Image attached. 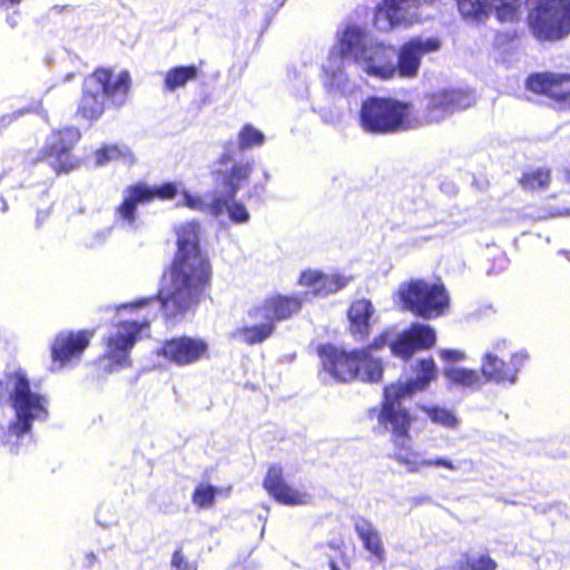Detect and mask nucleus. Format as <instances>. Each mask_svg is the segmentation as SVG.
Wrapping results in <instances>:
<instances>
[{
    "mask_svg": "<svg viewBox=\"0 0 570 570\" xmlns=\"http://www.w3.org/2000/svg\"><path fill=\"white\" fill-rule=\"evenodd\" d=\"M499 356L495 351L484 353L481 361V377L483 383L489 381H497L499 366Z\"/></svg>",
    "mask_w": 570,
    "mask_h": 570,
    "instance_id": "58836bf2",
    "label": "nucleus"
},
{
    "mask_svg": "<svg viewBox=\"0 0 570 570\" xmlns=\"http://www.w3.org/2000/svg\"><path fill=\"white\" fill-rule=\"evenodd\" d=\"M328 566L331 570H343L340 563L333 559L330 560Z\"/></svg>",
    "mask_w": 570,
    "mask_h": 570,
    "instance_id": "de8ad7c7",
    "label": "nucleus"
},
{
    "mask_svg": "<svg viewBox=\"0 0 570 570\" xmlns=\"http://www.w3.org/2000/svg\"><path fill=\"white\" fill-rule=\"evenodd\" d=\"M351 277L341 274H325L320 271L308 269L302 273L299 284L308 287L315 295L327 296L344 288Z\"/></svg>",
    "mask_w": 570,
    "mask_h": 570,
    "instance_id": "a878e982",
    "label": "nucleus"
},
{
    "mask_svg": "<svg viewBox=\"0 0 570 570\" xmlns=\"http://www.w3.org/2000/svg\"><path fill=\"white\" fill-rule=\"evenodd\" d=\"M19 2H20V0H0L1 6H13Z\"/></svg>",
    "mask_w": 570,
    "mask_h": 570,
    "instance_id": "09e8293b",
    "label": "nucleus"
},
{
    "mask_svg": "<svg viewBox=\"0 0 570 570\" xmlns=\"http://www.w3.org/2000/svg\"><path fill=\"white\" fill-rule=\"evenodd\" d=\"M0 406L12 412L11 417L0 421V444L10 452H18L33 423L49 415L47 397L31 387L27 372L20 367L1 376Z\"/></svg>",
    "mask_w": 570,
    "mask_h": 570,
    "instance_id": "7ed1b4c3",
    "label": "nucleus"
},
{
    "mask_svg": "<svg viewBox=\"0 0 570 570\" xmlns=\"http://www.w3.org/2000/svg\"><path fill=\"white\" fill-rule=\"evenodd\" d=\"M302 302L296 296L274 295L267 297L262 305L253 307L248 316L254 321H268L272 324L284 321L297 313Z\"/></svg>",
    "mask_w": 570,
    "mask_h": 570,
    "instance_id": "5701e85b",
    "label": "nucleus"
},
{
    "mask_svg": "<svg viewBox=\"0 0 570 570\" xmlns=\"http://www.w3.org/2000/svg\"><path fill=\"white\" fill-rule=\"evenodd\" d=\"M96 164L104 166L111 160H120L125 164L131 165L135 163V157L129 147L125 145H110L105 146L96 151Z\"/></svg>",
    "mask_w": 570,
    "mask_h": 570,
    "instance_id": "f704fd0d",
    "label": "nucleus"
},
{
    "mask_svg": "<svg viewBox=\"0 0 570 570\" xmlns=\"http://www.w3.org/2000/svg\"><path fill=\"white\" fill-rule=\"evenodd\" d=\"M177 194L174 183H166L159 187H148L144 184L131 185L124 191V200L116 208V218L121 226L130 230L137 228V206L146 204L155 197L171 199Z\"/></svg>",
    "mask_w": 570,
    "mask_h": 570,
    "instance_id": "9b49d317",
    "label": "nucleus"
},
{
    "mask_svg": "<svg viewBox=\"0 0 570 570\" xmlns=\"http://www.w3.org/2000/svg\"><path fill=\"white\" fill-rule=\"evenodd\" d=\"M130 88L128 71L117 76L108 69H98L83 81V94L78 106V112L88 120L98 119L105 110V99L115 106H122Z\"/></svg>",
    "mask_w": 570,
    "mask_h": 570,
    "instance_id": "39448f33",
    "label": "nucleus"
},
{
    "mask_svg": "<svg viewBox=\"0 0 570 570\" xmlns=\"http://www.w3.org/2000/svg\"><path fill=\"white\" fill-rule=\"evenodd\" d=\"M385 344V337L381 336L380 338H377L374 344H373V347H381Z\"/></svg>",
    "mask_w": 570,
    "mask_h": 570,
    "instance_id": "8fccbe9b",
    "label": "nucleus"
},
{
    "mask_svg": "<svg viewBox=\"0 0 570 570\" xmlns=\"http://www.w3.org/2000/svg\"><path fill=\"white\" fill-rule=\"evenodd\" d=\"M442 42L436 37H414L396 49L394 77L414 79L417 77L422 59L425 55L436 52Z\"/></svg>",
    "mask_w": 570,
    "mask_h": 570,
    "instance_id": "ddd939ff",
    "label": "nucleus"
},
{
    "mask_svg": "<svg viewBox=\"0 0 570 570\" xmlns=\"http://www.w3.org/2000/svg\"><path fill=\"white\" fill-rule=\"evenodd\" d=\"M468 566L470 570H495L497 567L495 562L484 554L469 559Z\"/></svg>",
    "mask_w": 570,
    "mask_h": 570,
    "instance_id": "ea45409f",
    "label": "nucleus"
},
{
    "mask_svg": "<svg viewBox=\"0 0 570 570\" xmlns=\"http://www.w3.org/2000/svg\"><path fill=\"white\" fill-rule=\"evenodd\" d=\"M444 376L452 384L463 387L474 389L483 384L482 377L478 372L470 368L449 366L444 368Z\"/></svg>",
    "mask_w": 570,
    "mask_h": 570,
    "instance_id": "473e14b6",
    "label": "nucleus"
},
{
    "mask_svg": "<svg viewBox=\"0 0 570 570\" xmlns=\"http://www.w3.org/2000/svg\"><path fill=\"white\" fill-rule=\"evenodd\" d=\"M435 340V331L430 325L413 323L391 343L390 347L394 355L409 358L417 350L432 347Z\"/></svg>",
    "mask_w": 570,
    "mask_h": 570,
    "instance_id": "412c9836",
    "label": "nucleus"
},
{
    "mask_svg": "<svg viewBox=\"0 0 570 570\" xmlns=\"http://www.w3.org/2000/svg\"><path fill=\"white\" fill-rule=\"evenodd\" d=\"M376 40L366 27L354 22H346L342 23L337 29V43L330 51H340L344 58L350 56L357 65L360 56H365L370 46Z\"/></svg>",
    "mask_w": 570,
    "mask_h": 570,
    "instance_id": "f3484780",
    "label": "nucleus"
},
{
    "mask_svg": "<svg viewBox=\"0 0 570 570\" xmlns=\"http://www.w3.org/2000/svg\"><path fill=\"white\" fill-rule=\"evenodd\" d=\"M397 295L404 309L425 320L443 315L449 307V295L442 284L415 279L400 285Z\"/></svg>",
    "mask_w": 570,
    "mask_h": 570,
    "instance_id": "6e6552de",
    "label": "nucleus"
},
{
    "mask_svg": "<svg viewBox=\"0 0 570 570\" xmlns=\"http://www.w3.org/2000/svg\"><path fill=\"white\" fill-rule=\"evenodd\" d=\"M475 101L472 91L461 88H443L424 96V121L440 122L454 112L471 107Z\"/></svg>",
    "mask_w": 570,
    "mask_h": 570,
    "instance_id": "f8f14e48",
    "label": "nucleus"
},
{
    "mask_svg": "<svg viewBox=\"0 0 570 570\" xmlns=\"http://www.w3.org/2000/svg\"><path fill=\"white\" fill-rule=\"evenodd\" d=\"M374 313L372 303L367 299L355 301L348 311L351 331L354 336L363 338L368 333L370 318Z\"/></svg>",
    "mask_w": 570,
    "mask_h": 570,
    "instance_id": "c756f323",
    "label": "nucleus"
},
{
    "mask_svg": "<svg viewBox=\"0 0 570 570\" xmlns=\"http://www.w3.org/2000/svg\"><path fill=\"white\" fill-rule=\"evenodd\" d=\"M410 104L391 98L371 97L360 110L362 128L371 134H392L410 128Z\"/></svg>",
    "mask_w": 570,
    "mask_h": 570,
    "instance_id": "0eeeda50",
    "label": "nucleus"
},
{
    "mask_svg": "<svg viewBox=\"0 0 570 570\" xmlns=\"http://www.w3.org/2000/svg\"><path fill=\"white\" fill-rule=\"evenodd\" d=\"M7 22L11 28H14L17 26V19L13 16H10L7 18Z\"/></svg>",
    "mask_w": 570,
    "mask_h": 570,
    "instance_id": "3c124183",
    "label": "nucleus"
},
{
    "mask_svg": "<svg viewBox=\"0 0 570 570\" xmlns=\"http://www.w3.org/2000/svg\"><path fill=\"white\" fill-rule=\"evenodd\" d=\"M440 354L444 361L449 362L463 361L465 358L464 352L458 350H442Z\"/></svg>",
    "mask_w": 570,
    "mask_h": 570,
    "instance_id": "c03bdc74",
    "label": "nucleus"
},
{
    "mask_svg": "<svg viewBox=\"0 0 570 570\" xmlns=\"http://www.w3.org/2000/svg\"><path fill=\"white\" fill-rule=\"evenodd\" d=\"M261 323L252 326H245L234 332L233 336L246 344L254 345L266 341L272 336L275 325L268 321H259Z\"/></svg>",
    "mask_w": 570,
    "mask_h": 570,
    "instance_id": "7c9ffc66",
    "label": "nucleus"
},
{
    "mask_svg": "<svg viewBox=\"0 0 570 570\" xmlns=\"http://www.w3.org/2000/svg\"><path fill=\"white\" fill-rule=\"evenodd\" d=\"M528 355L525 353H514L505 361H501V383H513L518 373L524 366Z\"/></svg>",
    "mask_w": 570,
    "mask_h": 570,
    "instance_id": "c9c22d12",
    "label": "nucleus"
},
{
    "mask_svg": "<svg viewBox=\"0 0 570 570\" xmlns=\"http://www.w3.org/2000/svg\"><path fill=\"white\" fill-rule=\"evenodd\" d=\"M111 227H102L96 232H94L87 239V246L97 247L102 245L111 235Z\"/></svg>",
    "mask_w": 570,
    "mask_h": 570,
    "instance_id": "a19ab883",
    "label": "nucleus"
},
{
    "mask_svg": "<svg viewBox=\"0 0 570 570\" xmlns=\"http://www.w3.org/2000/svg\"><path fill=\"white\" fill-rule=\"evenodd\" d=\"M435 377V364L432 358L417 363L416 377L404 383L391 384L384 389V403L380 413V423L394 436V460L410 473H417L424 468L438 466L449 471L462 469L468 461L454 462L446 458L424 459L410 444L409 429L411 419L401 401L417 391H423Z\"/></svg>",
    "mask_w": 570,
    "mask_h": 570,
    "instance_id": "f03ea898",
    "label": "nucleus"
},
{
    "mask_svg": "<svg viewBox=\"0 0 570 570\" xmlns=\"http://www.w3.org/2000/svg\"><path fill=\"white\" fill-rule=\"evenodd\" d=\"M171 566L176 570H196L193 564H190L184 554L181 553V550H176L171 557Z\"/></svg>",
    "mask_w": 570,
    "mask_h": 570,
    "instance_id": "79ce46f5",
    "label": "nucleus"
},
{
    "mask_svg": "<svg viewBox=\"0 0 570 570\" xmlns=\"http://www.w3.org/2000/svg\"><path fill=\"white\" fill-rule=\"evenodd\" d=\"M322 81L324 87L332 94L347 95L355 88V81L346 70L345 58L340 51H328L322 65Z\"/></svg>",
    "mask_w": 570,
    "mask_h": 570,
    "instance_id": "4be33fe9",
    "label": "nucleus"
},
{
    "mask_svg": "<svg viewBox=\"0 0 570 570\" xmlns=\"http://www.w3.org/2000/svg\"><path fill=\"white\" fill-rule=\"evenodd\" d=\"M148 327V321H120L115 324L105 337L104 361L111 362L115 366H130V351L138 340L141 338V332Z\"/></svg>",
    "mask_w": 570,
    "mask_h": 570,
    "instance_id": "1a4fd4ad",
    "label": "nucleus"
},
{
    "mask_svg": "<svg viewBox=\"0 0 570 570\" xmlns=\"http://www.w3.org/2000/svg\"><path fill=\"white\" fill-rule=\"evenodd\" d=\"M80 139L76 127L52 131L39 153L38 160L46 161L57 174L69 173L78 166L71 150Z\"/></svg>",
    "mask_w": 570,
    "mask_h": 570,
    "instance_id": "9d476101",
    "label": "nucleus"
},
{
    "mask_svg": "<svg viewBox=\"0 0 570 570\" xmlns=\"http://www.w3.org/2000/svg\"><path fill=\"white\" fill-rule=\"evenodd\" d=\"M524 86L528 91L544 96L562 109L570 110V72H532Z\"/></svg>",
    "mask_w": 570,
    "mask_h": 570,
    "instance_id": "dca6fc26",
    "label": "nucleus"
},
{
    "mask_svg": "<svg viewBox=\"0 0 570 570\" xmlns=\"http://www.w3.org/2000/svg\"><path fill=\"white\" fill-rule=\"evenodd\" d=\"M89 341L90 334L85 331L58 334L51 346L52 370L56 368L57 363H59V367H62L72 363L73 360H78Z\"/></svg>",
    "mask_w": 570,
    "mask_h": 570,
    "instance_id": "b1692460",
    "label": "nucleus"
},
{
    "mask_svg": "<svg viewBox=\"0 0 570 570\" xmlns=\"http://www.w3.org/2000/svg\"><path fill=\"white\" fill-rule=\"evenodd\" d=\"M208 345L205 341L190 336H179L164 343L158 354L169 362L186 366L194 364L207 355Z\"/></svg>",
    "mask_w": 570,
    "mask_h": 570,
    "instance_id": "aec40b11",
    "label": "nucleus"
},
{
    "mask_svg": "<svg viewBox=\"0 0 570 570\" xmlns=\"http://www.w3.org/2000/svg\"><path fill=\"white\" fill-rule=\"evenodd\" d=\"M529 0H501V23H519ZM525 21L540 42H558L570 36V0H530Z\"/></svg>",
    "mask_w": 570,
    "mask_h": 570,
    "instance_id": "20e7f679",
    "label": "nucleus"
},
{
    "mask_svg": "<svg viewBox=\"0 0 570 570\" xmlns=\"http://www.w3.org/2000/svg\"><path fill=\"white\" fill-rule=\"evenodd\" d=\"M318 355L324 371L336 381L347 382L358 379L363 382H377L382 377L381 362L366 350L347 353L332 344H326L318 347Z\"/></svg>",
    "mask_w": 570,
    "mask_h": 570,
    "instance_id": "423d86ee",
    "label": "nucleus"
},
{
    "mask_svg": "<svg viewBox=\"0 0 570 570\" xmlns=\"http://www.w3.org/2000/svg\"><path fill=\"white\" fill-rule=\"evenodd\" d=\"M30 112V109H24V108H21L17 111H14L13 114H8V115H3L1 118H0V128H4L7 127L8 125H10L13 120H16L17 118L26 115Z\"/></svg>",
    "mask_w": 570,
    "mask_h": 570,
    "instance_id": "37998d69",
    "label": "nucleus"
},
{
    "mask_svg": "<svg viewBox=\"0 0 570 570\" xmlns=\"http://www.w3.org/2000/svg\"><path fill=\"white\" fill-rule=\"evenodd\" d=\"M88 563L91 566L96 561V556L94 553H88L86 556Z\"/></svg>",
    "mask_w": 570,
    "mask_h": 570,
    "instance_id": "603ef678",
    "label": "nucleus"
},
{
    "mask_svg": "<svg viewBox=\"0 0 570 570\" xmlns=\"http://www.w3.org/2000/svg\"><path fill=\"white\" fill-rule=\"evenodd\" d=\"M354 529L365 550L372 553L379 562L385 560V550L379 530L371 521L357 517L354 519Z\"/></svg>",
    "mask_w": 570,
    "mask_h": 570,
    "instance_id": "cd10ccee",
    "label": "nucleus"
},
{
    "mask_svg": "<svg viewBox=\"0 0 570 570\" xmlns=\"http://www.w3.org/2000/svg\"><path fill=\"white\" fill-rule=\"evenodd\" d=\"M233 146H227L225 153L219 158L222 166L217 170L218 178L225 189V194L230 198H236L237 193L248 181L254 169L252 160H235L232 155Z\"/></svg>",
    "mask_w": 570,
    "mask_h": 570,
    "instance_id": "6ab92c4d",
    "label": "nucleus"
},
{
    "mask_svg": "<svg viewBox=\"0 0 570 570\" xmlns=\"http://www.w3.org/2000/svg\"><path fill=\"white\" fill-rule=\"evenodd\" d=\"M199 232L200 226L196 222L185 223L177 228L178 252L173 263L171 282L159 291L157 301L144 298L118 309L156 304L164 309L166 317L176 318L197 306L210 276L208 258L199 247Z\"/></svg>",
    "mask_w": 570,
    "mask_h": 570,
    "instance_id": "f257e3e1",
    "label": "nucleus"
},
{
    "mask_svg": "<svg viewBox=\"0 0 570 570\" xmlns=\"http://www.w3.org/2000/svg\"><path fill=\"white\" fill-rule=\"evenodd\" d=\"M198 75L196 66H179L166 72L164 88L167 91H175L183 88L188 81L194 80Z\"/></svg>",
    "mask_w": 570,
    "mask_h": 570,
    "instance_id": "2f4dec72",
    "label": "nucleus"
},
{
    "mask_svg": "<svg viewBox=\"0 0 570 570\" xmlns=\"http://www.w3.org/2000/svg\"><path fill=\"white\" fill-rule=\"evenodd\" d=\"M264 488L274 497L276 501L287 505L306 504L311 501V495L289 487L283 480L282 469L272 466L264 480Z\"/></svg>",
    "mask_w": 570,
    "mask_h": 570,
    "instance_id": "393cba45",
    "label": "nucleus"
},
{
    "mask_svg": "<svg viewBox=\"0 0 570 570\" xmlns=\"http://www.w3.org/2000/svg\"><path fill=\"white\" fill-rule=\"evenodd\" d=\"M562 174H563V180L567 183V184H570V164L567 165L563 170H562Z\"/></svg>",
    "mask_w": 570,
    "mask_h": 570,
    "instance_id": "49530a36",
    "label": "nucleus"
},
{
    "mask_svg": "<svg viewBox=\"0 0 570 570\" xmlns=\"http://www.w3.org/2000/svg\"><path fill=\"white\" fill-rule=\"evenodd\" d=\"M420 409L432 423L444 429H456L460 424V420L455 413L446 407L434 404H424L420 405Z\"/></svg>",
    "mask_w": 570,
    "mask_h": 570,
    "instance_id": "72a5a7b5",
    "label": "nucleus"
},
{
    "mask_svg": "<svg viewBox=\"0 0 570 570\" xmlns=\"http://www.w3.org/2000/svg\"><path fill=\"white\" fill-rule=\"evenodd\" d=\"M461 16L473 23L485 22L492 13L499 16V0H455Z\"/></svg>",
    "mask_w": 570,
    "mask_h": 570,
    "instance_id": "c85d7f7f",
    "label": "nucleus"
},
{
    "mask_svg": "<svg viewBox=\"0 0 570 570\" xmlns=\"http://www.w3.org/2000/svg\"><path fill=\"white\" fill-rule=\"evenodd\" d=\"M559 215H561V210L560 209H553V210H549L546 214L539 215V218H550V217H556V216H559Z\"/></svg>",
    "mask_w": 570,
    "mask_h": 570,
    "instance_id": "a18cd8bd",
    "label": "nucleus"
},
{
    "mask_svg": "<svg viewBox=\"0 0 570 570\" xmlns=\"http://www.w3.org/2000/svg\"><path fill=\"white\" fill-rule=\"evenodd\" d=\"M551 184L552 169L549 166H528L518 178L520 188L529 194L547 191Z\"/></svg>",
    "mask_w": 570,
    "mask_h": 570,
    "instance_id": "bb28decb",
    "label": "nucleus"
},
{
    "mask_svg": "<svg viewBox=\"0 0 570 570\" xmlns=\"http://www.w3.org/2000/svg\"><path fill=\"white\" fill-rule=\"evenodd\" d=\"M3 212L7 210V205L3 203V208H2Z\"/></svg>",
    "mask_w": 570,
    "mask_h": 570,
    "instance_id": "864d4df0",
    "label": "nucleus"
},
{
    "mask_svg": "<svg viewBox=\"0 0 570 570\" xmlns=\"http://www.w3.org/2000/svg\"><path fill=\"white\" fill-rule=\"evenodd\" d=\"M264 140V134L252 125L244 126L238 135V145L243 150L253 148L255 146H261L263 145Z\"/></svg>",
    "mask_w": 570,
    "mask_h": 570,
    "instance_id": "4c0bfd02",
    "label": "nucleus"
},
{
    "mask_svg": "<svg viewBox=\"0 0 570 570\" xmlns=\"http://www.w3.org/2000/svg\"><path fill=\"white\" fill-rule=\"evenodd\" d=\"M396 58V49L376 40L370 46L368 51L358 58V68L368 77L380 80L394 79V65Z\"/></svg>",
    "mask_w": 570,
    "mask_h": 570,
    "instance_id": "a211bd4d",
    "label": "nucleus"
},
{
    "mask_svg": "<svg viewBox=\"0 0 570 570\" xmlns=\"http://www.w3.org/2000/svg\"><path fill=\"white\" fill-rule=\"evenodd\" d=\"M435 0H382L377 4L375 21L381 29L397 26H412L421 20L423 7H430Z\"/></svg>",
    "mask_w": 570,
    "mask_h": 570,
    "instance_id": "4468645a",
    "label": "nucleus"
},
{
    "mask_svg": "<svg viewBox=\"0 0 570 570\" xmlns=\"http://www.w3.org/2000/svg\"><path fill=\"white\" fill-rule=\"evenodd\" d=\"M217 489L207 483H200L194 491L193 503L199 509H208L213 507Z\"/></svg>",
    "mask_w": 570,
    "mask_h": 570,
    "instance_id": "e433bc0d",
    "label": "nucleus"
},
{
    "mask_svg": "<svg viewBox=\"0 0 570 570\" xmlns=\"http://www.w3.org/2000/svg\"><path fill=\"white\" fill-rule=\"evenodd\" d=\"M179 204L193 210L208 214L216 219H220L227 213L230 222L235 224H245L250 218L246 206L227 195L215 194L209 200H206L203 197L184 191Z\"/></svg>",
    "mask_w": 570,
    "mask_h": 570,
    "instance_id": "2eb2a0df",
    "label": "nucleus"
}]
</instances>
